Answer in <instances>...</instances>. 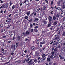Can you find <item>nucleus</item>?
I'll return each instance as SVG.
<instances>
[{
  "label": "nucleus",
  "instance_id": "obj_1",
  "mask_svg": "<svg viewBox=\"0 0 65 65\" xmlns=\"http://www.w3.org/2000/svg\"><path fill=\"white\" fill-rule=\"evenodd\" d=\"M27 63H28V65H32L33 64H34V62L32 61V59H31Z\"/></svg>",
  "mask_w": 65,
  "mask_h": 65
},
{
  "label": "nucleus",
  "instance_id": "obj_2",
  "mask_svg": "<svg viewBox=\"0 0 65 65\" xmlns=\"http://www.w3.org/2000/svg\"><path fill=\"white\" fill-rule=\"evenodd\" d=\"M30 61V59H29V58H28L27 60L26 59H25L22 61V63H25V62H26V61L27 62H28V61Z\"/></svg>",
  "mask_w": 65,
  "mask_h": 65
},
{
  "label": "nucleus",
  "instance_id": "obj_3",
  "mask_svg": "<svg viewBox=\"0 0 65 65\" xmlns=\"http://www.w3.org/2000/svg\"><path fill=\"white\" fill-rule=\"evenodd\" d=\"M35 56L36 57H37L38 56H39V52L38 51L36 52Z\"/></svg>",
  "mask_w": 65,
  "mask_h": 65
},
{
  "label": "nucleus",
  "instance_id": "obj_4",
  "mask_svg": "<svg viewBox=\"0 0 65 65\" xmlns=\"http://www.w3.org/2000/svg\"><path fill=\"white\" fill-rule=\"evenodd\" d=\"M58 20H55L54 23L53 22V26H56L58 24Z\"/></svg>",
  "mask_w": 65,
  "mask_h": 65
},
{
  "label": "nucleus",
  "instance_id": "obj_5",
  "mask_svg": "<svg viewBox=\"0 0 65 65\" xmlns=\"http://www.w3.org/2000/svg\"><path fill=\"white\" fill-rule=\"evenodd\" d=\"M55 17H56V20L58 21L59 20V18L60 17V15L58 14H56Z\"/></svg>",
  "mask_w": 65,
  "mask_h": 65
},
{
  "label": "nucleus",
  "instance_id": "obj_6",
  "mask_svg": "<svg viewBox=\"0 0 65 65\" xmlns=\"http://www.w3.org/2000/svg\"><path fill=\"white\" fill-rule=\"evenodd\" d=\"M11 48L13 49L14 50H15V45L12 44L11 46Z\"/></svg>",
  "mask_w": 65,
  "mask_h": 65
},
{
  "label": "nucleus",
  "instance_id": "obj_7",
  "mask_svg": "<svg viewBox=\"0 0 65 65\" xmlns=\"http://www.w3.org/2000/svg\"><path fill=\"white\" fill-rule=\"evenodd\" d=\"M52 17L51 16H49L48 18L49 22H52Z\"/></svg>",
  "mask_w": 65,
  "mask_h": 65
},
{
  "label": "nucleus",
  "instance_id": "obj_8",
  "mask_svg": "<svg viewBox=\"0 0 65 65\" xmlns=\"http://www.w3.org/2000/svg\"><path fill=\"white\" fill-rule=\"evenodd\" d=\"M52 25V22H49L48 23V25L47 26V27H50Z\"/></svg>",
  "mask_w": 65,
  "mask_h": 65
},
{
  "label": "nucleus",
  "instance_id": "obj_9",
  "mask_svg": "<svg viewBox=\"0 0 65 65\" xmlns=\"http://www.w3.org/2000/svg\"><path fill=\"white\" fill-rule=\"evenodd\" d=\"M52 25V22H49L48 23V25L47 26V27H50Z\"/></svg>",
  "mask_w": 65,
  "mask_h": 65
},
{
  "label": "nucleus",
  "instance_id": "obj_10",
  "mask_svg": "<svg viewBox=\"0 0 65 65\" xmlns=\"http://www.w3.org/2000/svg\"><path fill=\"white\" fill-rule=\"evenodd\" d=\"M22 36H27V35H26V32H24L22 34Z\"/></svg>",
  "mask_w": 65,
  "mask_h": 65
},
{
  "label": "nucleus",
  "instance_id": "obj_11",
  "mask_svg": "<svg viewBox=\"0 0 65 65\" xmlns=\"http://www.w3.org/2000/svg\"><path fill=\"white\" fill-rule=\"evenodd\" d=\"M5 6V4H3L2 5V6H1V7H0V8H3L4 9V8H6L5 7H4Z\"/></svg>",
  "mask_w": 65,
  "mask_h": 65
},
{
  "label": "nucleus",
  "instance_id": "obj_12",
  "mask_svg": "<svg viewBox=\"0 0 65 65\" xmlns=\"http://www.w3.org/2000/svg\"><path fill=\"white\" fill-rule=\"evenodd\" d=\"M29 4V2L28 0H26V2H25V4L26 5H28Z\"/></svg>",
  "mask_w": 65,
  "mask_h": 65
},
{
  "label": "nucleus",
  "instance_id": "obj_13",
  "mask_svg": "<svg viewBox=\"0 0 65 65\" xmlns=\"http://www.w3.org/2000/svg\"><path fill=\"white\" fill-rule=\"evenodd\" d=\"M42 22L43 23H44V24H47V22H46V21H45V20H43L42 21Z\"/></svg>",
  "mask_w": 65,
  "mask_h": 65
},
{
  "label": "nucleus",
  "instance_id": "obj_14",
  "mask_svg": "<svg viewBox=\"0 0 65 65\" xmlns=\"http://www.w3.org/2000/svg\"><path fill=\"white\" fill-rule=\"evenodd\" d=\"M58 50V48H56V47L54 49V52H55V53H56L57 51Z\"/></svg>",
  "mask_w": 65,
  "mask_h": 65
},
{
  "label": "nucleus",
  "instance_id": "obj_15",
  "mask_svg": "<svg viewBox=\"0 0 65 65\" xmlns=\"http://www.w3.org/2000/svg\"><path fill=\"white\" fill-rule=\"evenodd\" d=\"M56 19V17L55 16H54L53 17L52 20L55 21Z\"/></svg>",
  "mask_w": 65,
  "mask_h": 65
},
{
  "label": "nucleus",
  "instance_id": "obj_16",
  "mask_svg": "<svg viewBox=\"0 0 65 65\" xmlns=\"http://www.w3.org/2000/svg\"><path fill=\"white\" fill-rule=\"evenodd\" d=\"M63 5L62 6V9H61V11H63L62 9H64V8H65V5Z\"/></svg>",
  "mask_w": 65,
  "mask_h": 65
},
{
  "label": "nucleus",
  "instance_id": "obj_17",
  "mask_svg": "<svg viewBox=\"0 0 65 65\" xmlns=\"http://www.w3.org/2000/svg\"><path fill=\"white\" fill-rule=\"evenodd\" d=\"M20 43H16V46L17 48H18V46H19V45Z\"/></svg>",
  "mask_w": 65,
  "mask_h": 65
},
{
  "label": "nucleus",
  "instance_id": "obj_18",
  "mask_svg": "<svg viewBox=\"0 0 65 65\" xmlns=\"http://www.w3.org/2000/svg\"><path fill=\"white\" fill-rule=\"evenodd\" d=\"M28 31H28V30L26 31V35H29V33H30Z\"/></svg>",
  "mask_w": 65,
  "mask_h": 65
},
{
  "label": "nucleus",
  "instance_id": "obj_19",
  "mask_svg": "<svg viewBox=\"0 0 65 65\" xmlns=\"http://www.w3.org/2000/svg\"><path fill=\"white\" fill-rule=\"evenodd\" d=\"M34 13H35V12H33V13H32L31 14H30L29 17H32V16L33 15V14H34Z\"/></svg>",
  "mask_w": 65,
  "mask_h": 65
},
{
  "label": "nucleus",
  "instance_id": "obj_20",
  "mask_svg": "<svg viewBox=\"0 0 65 65\" xmlns=\"http://www.w3.org/2000/svg\"><path fill=\"white\" fill-rule=\"evenodd\" d=\"M7 24H8V25H11V21H8Z\"/></svg>",
  "mask_w": 65,
  "mask_h": 65
},
{
  "label": "nucleus",
  "instance_id": "obj_21",
  "mask_svg": "<svg viewBox=\"0 0 65 65\" xmlns=\"http://www.w3.org/2000/svg\"><path fill=\"white\" fill-rule=\"evenodd\" d=\"M60 37H55V39H56V40H57L58 39H59Z\"/></svg>",
  "mask_w": 65,
  "mask_h": 65
},
{
  "label": "nucleus",
  "instance_id": "obj_22",
  "mask_svg": "<svg viewBox=\"0 0 65 65\" xmlns=\"http://www.w3.org/2000/svg\"><path fill=\"white\" fill-rule=\"evenodd\" d=\"M17 39H18L19 41H20V40H21V37H20V36H18L17 37Z\"/></svg>",
  "mask_w": 65,
  "mask_h": 65
},
{
  "label": "nucleus",
  "instance_id": "obj_23",
  "mask_svg": "<svg viewBox=\"0 0 65 65\" xmlns=\"http://www.w3.org/2000/svg\"><path fill=\"white\" fill-rule=\"evenodd\" d=\"M45 43V41H44L43 42H41L40 43V44H44Z\"/></svg>",
  "mask_w": 65,
  "mask_h": 65
},
{
  "label": "nucleus",
  "instance_id": "obj_24",
  "mask_svg": "<svg viewBox=\"0 0 65 65\" xmlns=\"http://www.w3.org/2000/svg\"><path fill=\"white\" fill-rule=\"evenodd\" d=\"M65 14H64L63 13H62L61 14L60 16L61 17H63L64 16V15H65Z\"/></svg>",
  "mask_w": 65,
  "mask_h": 65
},
{
  "label": "nucleus",
  "instance_id": "obj_25",
  "mask_svg": "<svg viewBox=\"0 0 65 65\" xmlns=\"http://www.w3.org/2000/svg\"><path fill=\"white\" fill-rule=\"evenodd\" d=\"M35 11L36 12H38V11H39V10H38L37 9H35Z\"/></svg>",
  "mask_w": 65,
  "mask_h": 65
},
{
  "label": "nucleus",
  "instance_id": "obj_26",
  "mask_svg": "<svg viewBox=\"0 0 65 65\" xmlns=\"http://www.w3.org/2000/svg\"><path fill=\"white\" fill-rule=\"evenodd\" d=\"M47 61L48 62V61L49 62H50V61H51V59H50V58H48L47 59Z\"/></svg>",
  "mask_w": 65,
  "mask_h": 65
},
{
  "label": "nucleus",
  "instance_id": "obj_27",
  "mask_svg": "<svg viewBox=\"0 0 65 65\" xmlns=\"http://www.w3.org/2000/svg\"><path fill=\"white\" fill-rule=\"evenodd\" d=\"M46 9V8L45 6L43 7V10H45Z\"/></svg>",
  "mask_w": 65,
  "mask_h": 65
},
{
  "label": "nucleus",
  "instance_id": "obj_28",
  "mask_svg": "<svg viewBox=\"0 0 65 65\" xmlns=\"http://www.w3.org/2000/svg\"><path fill=\"white\" fill-rule=\"evenodd\" d=\"M58 57V55L56 54L54 57V58H57Z\"/></svg>",
  "mask_w": 65,
  "mask_h": 65
},
{
  "label": "nucleus",
  "instance_id": "obj_29",
  "mask_svg": "<svg viewBox=\"0 0 65 65\" xmlns=\"http://www.w3.org/2000/svg\"><path fill=\"white\" fill-rule=\"evenodd\" d=\"M30 12H28L27 13H26V14H27V15L28 16H29V15H30Z\"/></svg>",
  "mask_w": 65,
  "mask_h": 65
},
{
  "label": "nucleus",
  "instance_id": "obj_30",
  "mask_svg": "<svg viewBox=\"0 0 65 65\" xmlns=\"http://www.w3.org/2000/svg\"><path fill=\"white\" fill-rule=\"evenodd\" d=\"M32 21H33V19H30L29 21V23H30V22H31Z\"/></svg>",
  "mask_w": 65,
  "mask_h": 65
},
{
  "label": "nucleus",
  "instance_id": "obj_31",
  "mask_svg": "<svg viewBox=\"0 0 65 65\" xmlns=\"http://www.w3.org/2000/svg\"><path fill=\"white\" fill-rule=\"evenodd\" d=\"M57 10H59V11H60V10H61V7H58L57 8Z\"/></svg>",
  "mask_w": 65,
  "mask_h": 65
},
{
  "label": "nucleus",
  "instance_id": "obj_32",
  "mask_svg": "<svg viewBox=\"0 0 65 65\" xmlns=\"http://www.w3.org/2000/svg\"><path fill=\"white\" fill-rule=\"evenodd\" d=\"M62 13H63L64 14H65V10H64L62 12Z\"/></svg>",
  "mask_w": 65,
  "mask_h": 65
},
{
  "label": "nucleus",
  "instance_id": "obj_33",
  "mask_svg": "<svg viewBox=\"0 0 65 65\" xmlns=\"http://www.w3.org/2000/svg\"><path fill=\"white\" fill-rule=\"evenodd\" d=\"M20 61L19 60L16 61H15V63H20Z\"/></svg>",
  "mask_w": 65,
  "mask_h": 65
},
{
  "label": "nucleus",
  "instance_id": "obj_34",
  "mask_svg": "<svg viewBox=\"0 0 65 65\" xmlns=\"http://www.w3.org/2000/svg\"><path fill=\"white\" fill-rule=\"evenodd\" d=\"M53 13H54V11H53L50 12V14H53Z\"/></svg>",
  "mask_w": 65,
  "mask_h": 65
},
{
  "label": "nucleus",
  "instance_id": "obj_35",
  "mask_svg": "<svg viewBox=\"0 0 65 65\" xmlns=\"http://www.w3.org/2000/svg\"><path fill=\"white\" fill-rule=\"evenodd\" d=\"M63 36H65V32H63L62 35Z\"/></svg>",
  "mask_w": 65,
  "mask_h": 65
},
{
  "label": "nucleus",
  "instance_id": "obj_36",
  "mask_svg": "<svg viewBox=\"0 0 65 65\" xmlns=\"http://www.w3.org/2000/svg\"><path fill=\"white\" fill-rule=\"evenodd\" d=\"M28 16H26L25 17H24V19H28Z\"/></svg>",
  "mask_w": 65,
  "mask_h": 65
},
{
  "label": "nucleus",
  "instance_id": "obj_37",
  "mask_svg": "<svg viewBox=\"0 0 65 65\" xmlns=\"http://www.w3.org/2000/svg\"><path fill=\"white\" fill-rule=\"evenodd\" d=\"M34 62H37V59H35L34 60Z\"/></svg>",
  "mask_w": 65,
  "mask_h": 65
},
{
  "label": "nucleus",
  "instance_id": "obj_38",
  "mask_svg": "<svg viewBox=\"0 0 65 65\" xmlns=\"http://www.w3.org/2000/svg\"><path fill=\"white\" fill-rule=\"evenodd\" d=\"M3 54H6V51H4L2 52Z\"/></svg>",
  "mask_w": 65,
  "mask_h": 65
},
{
  "label": "nucleus",
  "instance_id": "obj_39",
  "mask_svg": "<svg viewBox=\"0 0 65 65\" xmlns=\"http://www.w3.org/2000/svg\"><path fill=\"white\" fill-rule=\"evenodd\" d=\"M18 15H19V14H16L14 15V17H18Z\"/></svg>",
  "mask_w": 65,
  "mask_h": 65
},
{
  "label": "nucleus",
  "instance_id": "obj_40",
  "mask_svg": "<svg viewBox=\"0 0 65 65\" xmlns=\"http://www.w3.org/2000/svg\"><path fill=\"white\" fill-rule=\"evenodd\" d=\"M34 48H35V47H34V46L31 47V49L32 50H34Z\"/></svg>",
  "mask_w": 65,
  "mask_h": 65
},
{
  "label": "nucleus",
  "instance_id": "obj_41",
  "mask_svg": "<svg viewBox=\"0 0 65 65\" xmlns=\"http://www.w3.org/2000/svg\"><path fill=\"white\" fill-rule=\"evenodd\" d=\"M3 31H4L3 29H2L1 30V32L2 33H3Z\"/></svg>",
  "mask_w": 65,
  "mask_h": 65
},
{
  "label": "nucleus",
  "instance_id": "obj_42",
  "mask_svg": "<svg viewBox=\"0 0 65 65\" xmlns=\"http://www.w3.org/2000/svg\"><path fill=\"white\" fill-rule=\"evenodd\" d=\"M64 59V57L63 56H61L60 58V59Z\"/></svg>",
  "mask_w": 65,
  "mask_h": 65
},
{
  "label": "nucleus",
  "instance_id": "obj_43",
  "mask_svg": "<svg viewBox=\"0 0 65 65\" xmlns=\"http://www.w3.org/2000/svg\"><path fill=\"white\" fill-rule=\"evenodd\" d=\"M57 34H59V35H60V31L59 30L57 32Z\"/></svg>",
  "mask_w": 65,
  "mask_h": 65
},
{
  "label": "nucleus",
  "instance_id": "obj_44",
  "mask_svg": "<svg viewBox=\"0 0 65 65\" xmlns=\"http://www.w3.org/2000/svg\"><path fill=\"white\" fill-rule=\"evenodd\" d=\"M53 3H54V2H53V1H52L51 2V5H52Z\"/></svg>",
  "mask_w": 65,
  "mask_h": 65
},
{
  "label": "nucleus",
  "instance_id": "obj_45",
  "mask_svg": "<svg viewBox=\"0 0 65 65\" xmlns=\"http://www.w3.org/2000/svg\"><path fill=\"white\" fill-rule=\"evenodd\" d=\"M57 46V47H56L57 48H60V45H58Z\"/></svg>",
  "mask_w": 65,
  "mask_h": 65
},
{
  "label": "nucleus",
  "instance_id": "obj_46",
  "mask_svg": "<svg viewBox=\"0 0 65 65\" xmlns=\"http://www.w3.org/2000/svg\"><path fill=\"white\" fill-rule=\"evenodd\" d=\"M39 40H38L37 41V44H39Z\"/></svg>",
  "mask_w": 65,
  "mask_h": 65
},
{
  "label": "nucleus",
  "instance_id": "obj_47",
  "mask_svg": "<svg viewBox=\"0 0 65 65\" xmlns=\"http://www.w3.org/2000/svg\"><path fill=\"white\" fill-rule=\"evenodd\" d=\"M19 13H21V11H22V9H19Z\"/></svg>",
  "mask_w": 65,
  "mask_h": 65
},
{
  "label": "nucleus",
  "instance_id": "obj_48",
  "mask_svg": "<svg viewBox=\"0 0 65 65\" xmlns=\"http://www.w3.org/2000/svg\"><path fill=\"white\" fill-rule=\"evenodd\" d=\"M11 26V25H8V27H7V28H8V29L9 28H10V26Z\"/></svg>",
  "mask_w": 65,
  "mask_h": 65
},
{
  "label": "nucleus",
  "instance_id": "obj_49",
  "mask_svg": "<svg viewBox=\"0 0 65 65\" xmlns=\"http://www.w3.org/2000/svg\"><path fill=\"white\" fill-rule=\"evenodd\" d=\"M34 31H36V32H37L38 31V30L37 29H34Z\"/></svg>",
  "mask_w": 65,
  "mask_h": 65
},
{
  "label": "nucleus",
  "instance_id": "obj_50",
  "mask_svg": "<svg viewBox=\"0 0 65 65\" xmlns=\"http://www.w3.org/2000/svg\"><path fill=\"white\" fill-rule=\"evenodd\" d=\"M39 51L40 52H41L42 51V48H40V49Z\"/></svg>",
  "mask_w": 65,
  "mask_h": 65
},
{
  "label": "nucleus",
  "instance_id": "obj_51",
  "mask_svg": "<svg viewBox=\"0 0 65 65\" xmlns=\"http://www.w3.org/2000/svg\"><path fill=\"white\" fill-rule=\"evenodd\" d=\"M30 31L32 32H33V29L32 28L30 30Z\"/></svg>",
  "mask_w": 65,
  "mask_h": 65
},
{
  "label": "nucleus",
  "instance_id": "obj_52",
  "mask_svg": "<svg viewBox=\"0 0 65 65\" xmlns=\"http://www.w3.org/2000/svg\"><path fill=\"white\" fill-rule=\"evenodd\" d=\"M12 33V31H11V30H10L9 31V33Z\"/></svg>",
  "mask_w": 65,
  "mask_h": 65
},
{
  "label": "nucleus",
  "instance_id": "obj_53",
  "mask_svg": "<svg viewBox=\"0 0 65 65\" xmlns=\"http://www.w3.org/2000/svg\"><path fill=\"white\" fill-rule=\"evenodd\" d=\"M0 28H3V25H2V24L0 25Z\"/></svg>",
  "mask_w": 65,
  "mask_h": 65
},
{
  "label": "nucleus",
  "instance_id": "obj_54",
  "mask_svg": "<svg viewBox=\"0 0 65 65\" xmlns=\"http://www.w3.org/2000/svg\"><path fill=\"white\" fill-rule=\"evenodd\" d=\"M45 56V54H43V55H42V57H43V58L45 57V56Z\"/></svg>",
  "mask_w": 65,
  "mask_h": 65
},
{
  "label": "nucleus",
  "instance_id": "obj_55",
  "mask_svg": "<svg viewBox=\"0 0 65 65\" xmlns=\"http://www.w3.org/2000/svg\"><path fill=\"white\" fill-rule=\"evenodd\" d=\"M26 0H25L24 2H22V3L23 4H24V3H26Z\"/></svg>",
  "mask_w": 65,
  "mask_h": 65
},
{
  "label": "nucleus",
  "instance_id": "obj_56",
  "mask_svg": "<svg viewBox=\"0 0 65 65\" xmlns=\"http://www.w3.org/2000/svg\"><path fill=\"white\" fill-rule=\"evenodd\" d=\"M23 22H24V23H26V22L27 21H26V19H24L23 21Z\"/></svg>",
  "mask_w": 65,
  "mask_h": 65
},
{
  "label": "nucleus",
  "instance_id": "obj_57",
  "mask_svg": "<svg viewBox=\"0 0 65 65\" xmlns=\"http://www.w3.org/2000/svg\"><path fill=\"white\" fill-rule=\"evenodd\" d=\"M30 27H33V24H31L30 25Z\"/></svg>",
  "mask_w": 65,
  "mask_h": 65
},
{
  "label": "nucleus",
  "instance_id": "obj_58",
  "mask_svg": "<svg viewBox=\"0 0 65 65\" xmlns=\"http://www.w3.org/2000/svg\"><path fill=\"white\" fill-rule=\"evenodd\" d=\"M45 1L46 2V3H47V4H48V1H47V0H45Z\"/></svg>",
  "mask_w": 65,
  "mask_h": 65
},
{
  "label": "nucleus",
  "instance_id": "obj_59",
  "mask_svg": "<svg viewBox=\"0 0 65 65\" xmlns=\"http://www.w3.org/2000/svg\"><path fill=\"white\" fill-rule=\"evenodd\" d=\"M12 9H14V5H13L12 6Z\"/></svg>",
  "mask_w": 65,
  "mask_h": 65
},
{
  "label": "nucleus",
  "instance_id": "obj_60",
  "mask_svg": "<svg viewBox=\"0 0 65 65\" xmlns=\"http://www.w3.org/2000/svg\"><path fill=\"white\" fill-rule=\"evenodd\" d=\"M53 55H51L50 56L51 58H53Z\"/></svg>",
  "mask_w": 65,
  "mask_h": 65
},
{
  "label": "nucleus",
  "instance_id": "obj_61",
  "mask_svg": "<svg viewBox=\"0 0 65 65\" xmlns=\"http://www.w3.org/2000/svg\"><path fill=\"white\" fill-rule=\"evenodd\" d=\"M2 60V61H3L4 60V58L3 57H2L1 58Z\"/></svg>",
  "mask_w": 65,
  "mask_h": 65
},
{
  "label": "nucleus",
  "instance_id": "obj_62",
  "mask_svg": "<svg viewBox=\"0 0 65 65\" xmlns=\"http://www.w3.org/2000/svg\"><path fill=\"white\" fill-rule=\"evenodd\" d=\"M7 19H8L9 21H11V18H8Z\"/></svg>",
  "mask_w": 65,
  "mask_h": 65
},
{
  "label": "nucleus",
  "instance_id": "obj_63",
  "mask_svg": "<svg viewBox=\"0 0 65 65\" xmlns=\"http://www.w3.org/2000/svg\"><path fill=\"white\" fill-rule=\"evenodd\" d=\"M14 53L12 52L11 53V55H12V56H13V55H14Z\"/></svg>",
  "mask_w": 65,
  "mask_h": 65
},
{
  "label": "nucleus",
  "instance_id": "obj_64",
  "mask_svg": "<svg viewBox=\"0 0 65 65\" xmlns=\"http://www.w3.org/2000/svg\"><path fill=\"white\" fill-rule=\"evenodd\" d=\"M63 5H65V1L63 3H62Z\"/></svg>",
  "mask_w": 65,
  "mask_h": 65
}]
</instances>
